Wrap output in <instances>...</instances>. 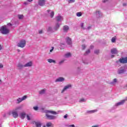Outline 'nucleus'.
<instances>
[{"instance_id": "f257e3e1", "label": "nucleus", "mask_w": 127, "mask_h": 127, "mask_svg": "<svg viewBox=\"0 0 127 127\" xmlns=\"http://www.w3.org/2000/svg\"><path fill=\"white\" fill-rule=\"evenodd\" d=\"M0 31L2 34H8L9 30L6 28V26H2L0 29Z\"/></svg>"}, {"instance_id": "f03ea898", "label": "nucleus", "mask_w": 127, "mask_h": 127, "mask_svg": "<svg viewBox=\"0 0 127 127\" xmlns=\"http://www.w3.org/2000/svg\"><path fill=\"white\" fill-rule=\"evenodd\" d=\"M26 44V42L25 41V40H21L17 44V46H18V47H21V48H23V47H25Z\"/></svg>"}, {"instance_id": "7ed1b4c3", "label": "nucleus", "mask_w": 127, "mask_h": 127, "mask_svg": "<svg viewBox=\"0 0 127 127\" xmlns=\"http://www.w3.org/2000/svg\"><path fill=\"white\" fill-rule=\"evenodd\" d=\"M127 72V69L125 66H121L118 69V74H124V73H126Z\"/></svg>"}, {"instance_id": "20e7f679", "label": "nucleus", "mask_w": 127, "mask_h": 127, "mask_svg": "<svg viewBox=\"0 0 127 127\" xmlns=\"http://www.w3.org/2000/svg\"><path fill=\"white\" fill-rule=\"evenodd\" d=\"M116 62L117 63L120 62L122 64H126V63H127V57L122 58L119 59V61H117Z\"/></svg>"}, {"instance_id": "39448f33", "label": "nucleus", "mask_w": 127, "mask_h": 127, "mask_svg": "<svg viewBox=\"0 0 127 127\" xmlns=\"http://www.w3.org/2000/svg\"><path fill=\"white\" fill-rule=\"evenodd\" d=\"M19 109H20V107H18V108L15 109V111H13L12 112V116L14 119H16V118L18 117V113H17L16 111L19 110Z\"/></svg>"}, {"instance_id": "423d86ee", "label": "nucleus", "mask_w": 127, "mask_h": 127, "mask_svg": "<svg viewBox=\"0 0 127 127\" xmlns=\"http://www.w3.org/2000/svg\"><path fill=\"white\" fill-rule=\"evenodd\" d=\"M126 101H127V97H126L125 99L121 100L120 102L116 103L115 104V106L116 107H118L119 106H122V105H124V104H125V103H126Z\"/></svg>"}, {"instance_id": "0eeeda50", "label": "nucleus", "mask_w": 127, "mask_h": 127, "mask_svg": "<svg viewBox=\"0 0 127 127\" xmlns=\"http://www.w3.org/2000/svg\"><path fill=\"white\" fill-rule=\"evenodd\" d=\"M27 98V96L26 95L23 96L22 98H19L17 99V103L19 104V103H21L22 101H24L26 98Z\"/></svg>"}, {"instance_id": "6e6552de", "label": "nucleus", "mask_w": 127, "mask_h": 127, "mask_svg": "<svg viewBox=\"0 0 127 127\" xmlns=\"http://www.w3.org/2000/svg\"><path fill=\"white\" fill-rule=\"evenodd\" d=\"M46 116L47 117L48 120H56L57 117L53 115H50L49 114H46Z\"/></svg>"}, {"instance_id": "1a4fd4ad", "label": "nucleus", "mask_w": 127, "mask_h": 127, "mask_svg": "<svg viewBox=\"0 0 127 127\" xmlns=\"http://www.w3.org/2000/svg\"><path fill=\"white\" fill-rule=\"evenodd\" d=\"M71 87H72L71 84H68L67 85H66L65 86H64V87L62 91V93H64V92H65V91H66V90H68V89H70V88H71Z\"/></svg>"}, {"instance_id": "9d476101", "label": "nucleus", "mask_w": 127, "mask_h": 127, "mask_svg": "<svg viewBox=\"0 0 127 127\" xmlns=\"http://www.w3.org/2000/svg\"><path fill=\"white\" fill-rule=\"evenodd\" d=\"M38 3L40 6H43L45 5V0H39Z\"/></svg>"}, {"instance_id": "9b49d317", "label": "nucleus", "mask_w": 127, "mask_h": 127, "mask_svg": "<svg viewBox=\"0 0 127 127\" xmlns=\"http://www.w3.org/2000/svg\"><path fill=\"white\" fill-rule=\"evenodd\" d=\"M65 40L68 45H71L72 44V40L69 37H66Z\"/></svg>"}, {"instance_id": "f8f14e48", "label": "nucleus", "mask_w": 127, "mask_h": 127, "mask_svg": "<svg viewBox=\"0 0 127 127\" xmlns=\"http://www.w3.org/2000/svg\"><path fill=\"white\" fill-rule=\"evenodd\" d=\"M111 52L112 54H118V53H119V51L116 48L112 49L111 50Z\"/></svg>"}, {"instance_id": "ddd939ff", "label": "nucleus", "mask_w": 127, "mask_h": 127, "mask_svg": "<svg viewBox=\"0 0 127 127\" xmlns=\"http://www.w3.org/2000/svg\"><path fill=\"white\" fill-rule=\"evenodd\" d=\"M17 67L19 70H21L23 69L24 67H25V66H24V65L22 64L19 63L17 64Z\"/></svg>"}, {"instance_id": "4468645a", "label": "nucleus", "mask_w": 127, "mask_h": 127, "mask_svg": "<svg viewBox=\"0 0 127 127\" xmlns=\"http://www.w3.org/2000/svg\"><path fill=\"white\" fill-rule=\"evenodd\" d=\"M64 81H65V78L62 77H60L56 79L55 82H64Z\"/></svg>"}, {"instance_id": "2eb2a0df", "label": "nucleus", "mask_w": 127, "mask_h": 127, "mask_svg": "<svg viewBox=\"0 0 127 127\" xmlns=\"http://www.w3.org/2000/svg\"><path fill=\"white\" fill-rule=\"evenodd\" d=\"M61 24L57 23L56 24V25L54 27V31H57L58 29H59V27H60Z\"/></svg>"}, {"instance_id": "dca6fc26", "label": "nucleus", "mask_w": 127, "mask_h": 127, "mask_svg": "<svg viewBox=\"0 0 127 127\" xmlns=\"http://www.w3.org/2000/svg\"><path fill=\"white\" fill-rule=\"evenodd\" d=\"M25 116H26L25 112H22L19 114V117L22 120H24V118H25Z\"/></svg>"}, {"instance_id": "f3484780", "label": "nucleus", "mask_w": 127, "mask_h": 127, "mask_svg": "<svg viewBox=\"0 0 127 127\" xmlns=\"http://www.w3.org/2000/svg\"><path fill=\"white\" fill-rule=\"evenodd\" d=\"M47 12L50 14L52 18H53V16H54V11H51V10H47Z\"/></svg>"}, {"instance_id": "a211bd4d", "label": "nucleus", "mask_w": 127, "mask_h": 127, "mask_svg": "<svg viewBox=\"0 0 127 127\" xmlns=\"http://www.w3.org/2000/svg\"><path fill=\"white\" fill-rule=\"evenodd\" d=\"M33 64L32 62H29L24 64V67H31Z\"/></svg>"}, {"instance_id": "6ab92c4d", "label": "nucleus", "mask_w": 127, "mask_h": 127, "mask_svg": "<svg viewBox=\"0 0 127 127\" xmlns=\"http://www.w3.org/2000/svg\"><path fill=\"white\" fill-rule=\"evenodd\" d=\"M64 32H68V30H69V26L67 25H65L63 27Z\"/></svg>"}, {"instance_id": "aec40b11", "label": "nucleus", "mask_w": 127, "mask_h": 127, "mask_svg": "<svg viewBox=\"0 0 127 127\" xmlns=\"http://www.w3.org/2000/svg\"><path fill=\"white\" fill-rule=\"evenodd\" d=\"M65 58H70V57H72V54L71 53H66L64 55Z\"/></svg>"}, {"instance_id": "412c9836", "label": "nucleus", "mask_w": 127, "mask_h": 127, "mask_svg": "<svg viewBox=\"0 0 127 127\" xmlns=\"http://www.w3.org/2000/svg\"><path fill=\"white\" fill-rule=\"evenodd\" d=\"M56 19L58 21H62L63 20V17L61 15H59L56 17Z\"/></svg>"}, {"instance_id": "4be33fe9", "label": "nucleus", "mask_w": 127, "mask_h": 127, "mask_svg": "<svg viewBox=\"0 0 127 127\" xmlns=\"http://www.w3.org/2000/svg\"><path fill=\"white\" fill-rule=\"evenodd\" d=\"M47 114H52V115H57V112L53 111L48 110L46 112Z\"/></svg>"}, {"instance_id": "5701e85b", "label": "nucleus", "mask_w": 127, "mask_h": 127, "mask_svg": "<svg viewBox=\"0 0 127 127\" xmlns=\"http://www.w3.org/2000/svg\"><path fill=\"white\" fill-rule=\"evenodd\" d=\"M96 15L97 17H101L102 16V13L100 11H96Z\"/></svg>"}, {"instance_id": "b1692460", "label": "nucleus", "mask_w": 127, "mask_h": 127, "mask_svg": "<svg viewBox=\"0 0 127 127\" xmlns=\"http://www.w3.org/2000/svg\"><path fill=\"white\" fill-rule=\"evenodd\" d=\"M47 61L49 63H54V64H56V61L52 59H49L47 60Z\"/></svg>"}, {"instance_id": "393cba45", "label": "nucleus", "mask_w": 127, "mask_h": 127, "mask_svg": "<svg viewBox=\"0 0 127 127\" xmlns=\"http://www.w3.org/2000/svg\"><path fill=\"white\" fill-rule=\"evenodd\" d=\"M118 82V80L116 78H114L113 81L110 83V85H115Z\"/></svg>"}, {"instance_id": "a878e982", "label": "nucleus", "mask_w": 127, "mask_h": 127, "mask_svg": "<svg viewBox=\"0 0 127 127\" xmlns=\"http://www.w3.org/2000/svg\"><path fill=\"white\" fill-rule=\"evenodd\" d=\"M45 92H46V89H42L39 92V93L40 95H43L45 94Z\"/></svg>"}, {"instance_id": "bb28decb", "label": "nucleus", "mask_w": 127, "mask_h": 127, "mask_svg": "<svg viewBox=\"0 0 127 127\" xmlns=\"http://www.w3.org/2000/svg\"><path fill=\"white\" fill-rule=\"evenodd\" d=\"M117 40V37L115 36L113 37L112 39H111V42H112V43H115V42H116V41Z\"/></svg>"}, {"instance_id": "cd10ccee", "label": "nucleus", "mask_w": 127, "mask_h": 127, "mask_svg": "<svg viewBox=\"0 0 127 127\" xmlns=\"http://www.w3.org/2000/svg\"><path fill=\"white\" fill-rule=\"evenodd\" d=\"M36 127H41V123L40 122H35Z\"/></svg>"}, {"instance_id": "c85d7f7f", "label": "nucleus", "mask_w": 127, "mask_h": 127, "mask_svg": "<svg viewBox=\"0 0 127 127\" xmlns=\"http://www.w3.org/2000/svg\"><path fill=\"white\" fill-rule=\"evenodd\" d=\"M80 26L81 27V29H82L83 30L86 29V28L84 27V23H81Z\"/></svg>"}, {"instance_id": "c756f323", "label": "nucleus", "mask_w": 127, "mask_h": 127, "mask_svg": "<svg viewBox=\"0 0 127 127\" xmlns=\"http://www.w3.org/2000/svg\"><path fill=\"white\" fill-rule=\"evenodd\" d=\"M76 15L78 17H80V16H82V12H78L76 13Z\"/></svg>"}, {"instance_id": "7c9ffc66", "label": "nucleus", "mask_w": 127, "mask_h": 127, "mask_svg": "<svg viewBox=\"0 0 127 127\" xmlns=\"http://www.w3.org/2000/svg\"><path fill=\"white\" fill-rule=\"evenodd\" d=\"M18 17L19 19H22V18H23V15L22 14L18 15Z\"/></svg>"}, {"instance_id": "2f4dec72", "label": "nucleus", "mask_w": 127, "mask_h": 127, "mask_svg": "<svg viewBox=\"0 0 127 127\" xmlns=\"http://www.w3.org/2000/svg\"><path fill=\"white\" fill-rule=\"evenodd\" d=\"M48 31H50L51 32H52V31H55L54 30L53 31V29H52V27H49L48 29Z\"/></svg>"}, {"instance_id": "473e14b6", "label": "nucleus", "mask_w": 127, "mask_h": 127, "mask_svg": "<svg viewBox=\"0 0 127 127\" xmlns=\"http://www.w3.org/2000/svg\"><path fill=\"white\" fill-rule=\"evenodd\" d=\"M46 126L47 127H51V126H52V123L49 122V123H48L46 124Z\"/></svg>"}, {"instance_id": "72a5a7b5", "label": "nucleus", "mask_w": 127, "mask_h": 127, "mask_svg": "<svg viewBox=\"0 0 127 127\" xmlns=\"http://www.w3.org/2000/svg\"><path fill=\"white\" fill-rule=\"evenodd\" d=\"M95 54H99L100 53V50H96L94 51Z\"/></svg>"}, {"instance_id": "f704fd0d", "label": "nucleus", "mask_w": 127, "mask_h": 127, "mask_svg": "<svg viewBox=\"0 0 127 127\" xmlns=\"http://www.w3.org/2000/svg\"><path fill=\"white\" fill-rule=\"evenodd\" d=\"M68 3H73V2H75V0H68Z\"/></svg>"}, {"instance_id": "c9c22d12", "label": "nucleus", "mask_w": 127, "mask_h": 127, "mask_svg": "<svg viewBox=\"0 0 127 127\" xmlns=\"http://www.w3.org/2000/svg\"><path fill=\"white\" fill-rule=\"evenodd\" d=\"M79 103H84L85 102V99L84 98H81L79 101Z\"/></svg>"}, {"instance_id": "e433bc0d", "label": "nucleus", "mask_w": 127, "mask_h": 127, "mask_svg": "<svg viewBox=\"0 0 127 127\" xmlns=\"http://www.w3.org/2000/svg\"><path fill=\"white\" fill-rule=\"evenodd\" d=\"M64 60L61 61L59 62V65H62L64 63Z\"/></svg>"}, {"instance_id": "4c0bfd02", "label": "nucleus", "mask_w": 127, "mask_h": 127, "mask_svg": "<svg viewBox=\"0 0 127 127\" xmlns=\"http://www.w3.org/2000/svg\"><path fill=\"white\" fill-rule=\"evenodd\" d=\"M90 50H88L86 51L85 53L84 54V55H88L90 53Z\"/></svg>"}, {"instance_id": "58836bf2", "label": "nucleus", "mask_w": 127, "mask_h": 127, "mask_svg": "<svg viewBox=\"0 0 127 127\" xmlns=\"http://www.w3.org/2000/svg\"><path fill=\"white\" fill-rule=\"evenodd\" d=\"M97 112L96 110H92V111H89L88 112V113H90V114H93V113H96Z\"/></svg>"}, {"instance_id": "ea45409f", "label": "nucleus", "mask_w": 127, "mask_h": 127, "mask_svg": "<svg viewBox=\"0 0 127 127\" xmlns=\"http://www.w3.org/2000/svg\"><path fill=\"white\" fill-rule=\"evenodd\" d=\"M81 70H82L81 69V67H78L77 68V72H80L81 71Z\"/></svg>"}, {"instance_id": "a19ab883", "label": "nucleus", "mask_w": 127, "mask_h": 127, "mask_svg": "<svg viewBox=\"0 0 127 127\" xmlns=\"http://www.w3.org/2000/svg\"><path fill=\"white\" fill-rule=\"evenodd\" d=\"M91 28H92V27L91 26H89L87 28H85V29H86V30H90Z\"/></svg>"}, {"instance_id": "79ce46f5", "label": "nucleus", "mask_w": 127, "mask_h": 127, "mask_svg": "<svg viewBox=\"0 0 127 127\" xmlns=\"http://www.w3.org/2000/svg\"><path fill=\"white\" fill-rule=\"evenodd\" d=\"M33 109L35 111H37V110H38V107L37 106L34 107Z\"/></svg>"}, {"instance_id": "37998d69", "label": "nucleus", "mask_w": 127, "mask_h": 127, "mask_svg": "<svg viewBox=\"0 0 127 127\" xmlns=\"http://www.w3.org/2000/svg\"><path fill=\"white\" fill-rule=\"evenodd\" d=\"M82 50H84L86 48V45H82Z\"/></svg>"}, {"instance_id": "c03bdc74", "label": "nucleus", "mask_w": 127, "mask_h": 127, "mask_svg": "<svg viewBox=\"0 0 127 127\" xmlns=\"http://www.w3.org/2000/svg\"><path fill=\"white\" fill-rule=\"evenodd\" d=\"M27 119L28 121H30V117H29L28 115H27Z\"/></svg>"}, {"instance_id": "a18cd8bd", "label": "nucleus", "mask_w": 127, "mask_h": 127, "mask_svg": "<svg viewBox=\"0 0 127 127\" xmlns=\"http://www.w3.org/2000/svg\"><path fill=\"white\" fill-rule=\"evenodd\" d=\"M64 119H67V118H68V114H65L64 116Z\"/></svg>"}, {"instance_id": "49530a36", "label": "nucleus", "mask_w": 127, "mask_h": 127, "mask_svg": "<svg viewBox=\"0 0 127 127\" xmlns=\"http://www.w3.org/2000/svg\"><path fill=\"white\" fill-rule=\"evenodd\" d=\"M68 127H75V125H68Z\"/></svg>"}, {"instance_id": "de8ad7c7", "label": "nucleus", "mask_w": 127, "mask_h": 127, "mask_svg": "<svg viewBox=\"0 0 127 127\" xmlns=\"http://www.w3.org/2000/svg\"><path fill=\"white\" fill-rule=\"evenodd\" d=\"M39 34H42V33H43L42 30H39Z\"/></svg>"}, {"instance_id": "09e8293b", "label": "nucleus", "mask_w": 127, "mask_h": 127, "mask_svg": "<svg viewBox=\"0 0 127 127\" xmlns=\"http://www.w3.org/2000/svg\"><path fill=\"white\" fill-rule=\"evenodd\" d=\"M54 50V47H52V49L50 51V52H52Z\"/></svg>"}, {"instance_id": "8fccbe9b", "label": "nucleus", "mask_w": 127, "mask_h": 127, "mask_svg": "<svg viewBox=\"0 0 127 127\" xmlns=\"http://www.w3.org/2000/svg\"><path fill=\"white\" fill-rule=\"evenodd\" d=\"M0 68H3V65L2 64H0Z\"/></svg>"}, {"instance_id": "3c124183", "label": "nucleus", "mask_w": 127, "mask_h": 127, "mask_svg": "<svg viewBox=\"0 0 127 127\" xmlns=\"http://www.w3.org/2000/svg\"><path fill=\"white\" fill-rule=\"evenodd\" d=\"M24 4H25V5L28 4V2H24Z\"/></svg>"}, {"instance_id": "603ef678", "label": "nucleus", "mask_w": 127, "mask_h": 127, "mask_svg": "<svg viewBox=\"0 0 127 127\" xmlns=\"http://www.w3.org/2000/svg\"><path fill=\"white\" fill-rule=\"evenodd\" d=\"M2 49V47L1 46V45L0 44V50H1Z\"/></svg>"}, {"instance_id": "864d4df0", "label": "nucleus", "mask_w": 127, "mask_h": 127, "mask_svg": "<svg viewBox=\"0 0 127 127\" xmlns=\"http://www.w3.org/2000/svg\"><path fill=\"white\" fill-rule=\"evenodd\" d=\"M90 48H91V49H93L94 48V46L91 45V46H90Z\"/></svg>"}, {"instance_id": "5fc2aeb1", "label": "nucleus", "mask_w": 127, "mask_h": 127, "mask_svg": "<svg viewBox=\"0 0 127 127\" xmlns=\"http://www.w3.org/2000/svg\"><path fill=\"white\" fill-rule=\"evenodd\" d=\"M114 57H115V55H111V58H114Z\"/></svg>"}, {"instance_id": "6e6d98bb", "label": "nucleus", "mask_w": 127, "mask_h": 127, "mask_svg": "<svg viewBox=\"0 0 127 127\" xmlns=\"http://www.w3.org/2000/svg\"><path fill=\"white\" fill-rule=\"evenodd\" d=\"M8 25H10V26H11V25H12L11 24V23H8Z\"/></svg>"}, {"instance_id": "4d7b16f0", "label": "nucleus", "mask_w": 127, "mask_h": 127, "mask_svg": "<svg viewBox=\"0 0 127 127\" xmlns=\"http://www.w3.org/2000/svg\"><path fill=\"white\" fill-rule=\"evenodd\" d=\"M33 0H27L28 1H29V2H31V1H32Z\"/></svg>"}, {"instance_id": "13d9d810", "label": "nucleus", "mask_w": 127, "mask_h": 127, "mask_svg": "<svg viewBox=\"0 0 127 127\" xmlns=\"http://www.w3.org/2000/svg\"><path fill=\"white\" fill-rule=\"evenodd\" d=\"M123 5L125 6V5H127V4L126 3H124L123 4Z\"/></svg>"}, {"instance_id": "bf43d9fd", "label": "nucleus", "mask_w": 127, "mask_h": 127, "mask_svg": "<svg viewBox=\"0 0 127 127\" xmlns=\"http://www.w3.org/2000/svg\"><path fill=\"white\" fill-rule=\"evenodd\" d=\"M18 52H20V50H17Z\"/></svg>"}, {"instance_id": "052dcab7", "label": "nucleus", "mask_w": 127, "mask_h": 127, "mask_svg": "<svg viewBox=\"0 0 127 127\" xmlns=\"http://www.w3.org/2000/svg\"><path fill=\"white\" fill-rule=\"evenodd\" d=\"M84 64H88V63H85V62H84Z\"/></svg>"}, {"instance_id": "680f3d73", "label": "nucleus", "mask_w": 127, "mask_h": 127, "mask_svg": "<svg viewBox=\"0 0 127 127\" xmlns=\"http://www.w3.org/2000/svg\"><path fill=\"white\" fill-rule=\"evenodd\" d=\"M1 82V80L0 79V82Z\"/></svg>"}, {"instance_id": "e2e57ef3", "label": "nucleus", "mask_w": 127, "mask_h": 127, "mask_svg": "<svg viewBox=\"0 0 127 127\" xmlns=\"http://www.w3.org/2000/svg\"><path fill=\"white\" fill-rule=\"evenodd\" d=\"M0 127H1V125H0Z\"/></svg>"}, {"instance_id": "0e129e2a", "label": "nucleus", "mask_w": 127, "mask_h": 127, "mask_svg": "<svg viewBox=\"0 0 127 127\" xmlns=\"http://www.w3.org/2000/svg\"><path fill=\"white\" fill-rule=\"evenodd\" d=\"M43 127H46V126H44Z\"/></svg>"}]
</instances>
